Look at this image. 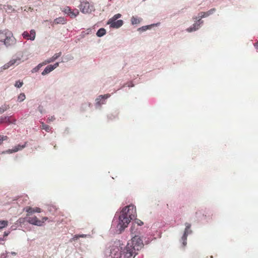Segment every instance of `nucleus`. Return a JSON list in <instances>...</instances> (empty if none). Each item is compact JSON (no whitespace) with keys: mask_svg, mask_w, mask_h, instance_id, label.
Segmentation results:
<instances>
[{"mask_svg":"<svg viewBox=\"0 0 258 258\" xmlns=\"http://www.w3.org/2000/svg\"><path fill=\"white\" fill-rule=\"evenodd\" d=\"M144 245L143 240L140 236H134L127 243L124 249V258H134Z\"/></svg>","mask_w":258,"mask_h":258,"instance_id":"nucleus-1","label":"nucleus"},{"mask_svg":"<svg viewBox=\"0 0 258 258\" xmlns=\"http://www.w3.org/2000/svg\"><path fill=\"white\" fill-rule=\"evenodd\" d=\"M137 216L136 207L133 205L124 207L119 217L118 226L119 229L123 230L132 220Z\"/></svg>","mask_w":258,"mask_h":258,"instance_id":"nucleus-2","label":"nucleus"},{"mask_svg":"<svg viewBox=\"0 0 258 258\" xmlns=\"http://www.w3.org/2000/svg\"><path fill=\"white\" fill-rule=\"evenodd\" d=\"M0 41L4 42L6 46H9L15 44L16 40L11 31L5 30L0 31Z\"/></svg>","mask_w":258,"mask_h":258,"instance_id":"nucleus-3","label":"nucleus"},{"mask_svg":"<svg viewBox=\"0 0 258 258\" xmlns=\"http://www.w3.org/2000/svg\"><path fill=\"white\" fill-rule=\"evenodd\" d=\"M121 248L119 246L113 245L110 250L109 254H107V258H120Z\"/></svg>","mask_w":258,"mask_h":258,"instance_id":"nucleus-4","label":"nucleus"},{"mask_svg":"<svg viewBox=\"0 0 258 258\" xmlns=\"http://www.w3.org/2000/svg\"><path fill=\"white\" fill-rule=\"evenodd\" d=\"M80 9L81 11L84 14H89L94 11L93 6L87 2H81Z\"/></svg>","mask_w":258,"mask_h":258,"instance_id":"nucleus-5","label":"nucleus"},{"mask_svg":"<svg viewBox=\"0 0 258 258\" xmlns=\"http://www.w3.org/2000/svg\"><path fill=\"white\" fill-rule=\"evenodd\" d=\"M22 57L23 55H21L20 56H17L15 58H12L10 61L6 63L3 66V69L4 70H6L14 65H18L23 61V60L22 59Z\"/></svg>","mask_w":258,"mask_h":258,"instance_id":"nucleus-6","label":"nucleus"},{"mask_svg":"<svg viewBox=\"0 0 258 258\" xmlns=\"http://www.w3.org/2000/svg\"><path fill=\"white\" fill-rule=\"evenodd\" d=\"M26 221L31 224L41 226L43 225V221L39 220L35 216H27L26 217Z\"/></svg>","mask_w":258,"mask_h":258,"instance_id":"nucleus-7","label":"nucleus"},{"mask_svg":"<svg viewBox=\"0 0 258 258\" xmlns=\"http://www.w3.org/2000/svg\"><path fill=\"white\" fill-rule=\"evenodd\" d=\"M26 211L28 213L27 214V216H30L33 213H40L41 212V210L40 208L38 207L32 208L31 207H27L26 208Z\"/></svg>","mask_w":258,"mask_h":258,"instance_id":"nucleus-8","label":"nucleus"},{"mask_svg":"<svg viewBox=\"0 0 258 258\" xmlns=\"http://www.w3.org/2000/svg\"><path fill=\"white\" fill-rule=\"evenodd\" d=\"M110 95L109 94H106L104 95H100L98 96V97L96 99V104L98 105H100L102 104H104V102H101L102 100L103 99H106L110 97Z\"/></svg>","mask_w":258,"mask_h":258,"instance_id":"nucleus-9","label":"nucleus"},{"mask_svg":"<svg viewBox=\"0 0 258 258\" xmlns=\"http://www.w3.org/2000/svg\"><path fill=\"white\" fill-rule=\"evenodd\" d=\"M27 143H25L23 145H18L17 146H16L13 148V149H9L8 152L10 153H12L13 152H16L19 150H22L23 148H24L26 147Z\"/></svg>","mask_w":258,"mask_h":258,"instance_id":"nucleus-10","label":"nucleus"},{"mask_svg":"<svg viewBox=\"0 0 258 258\" xmlns=\"http://www.w3.org/2000/svg\"><path fill=\"white\" fill-rule=\"evenodd\" d=\"M110 25V27L114 28H118L121 27L123 25V21L121 20H117L112 23H108Z\"/></svg>","mask_w":258,"mask_h":258,"instance_id":"nucleus-11","label":"nucleus"},{"mask_svg":"<svg viewBox=\"0 0 258 258\" xmlns=\"http://www.w3.org/2000/svg\"><path fill=\"white\" fill-rule=\"evenodd\" d=\"M185 225V228L184 230V234L183 235L184 237H185V236H187L189 234H190L192 232V231L190 229L191 225L189 223H186Z\"/></svg>","mask_w":258,"mask_h":258,"instance_id":"nucleus-12","label":"nucleus"},{"mask_svg":"<svg viewBox=\"0 0 258 258\" xmlns=\"http://www.w3.org/2000/svg\"><path fill=\"white\" fill-rule=\"evenodd\" d=\"M66 22H67L66 20L63 17H60L55 19L54 20L53 23L55 24H64L66 23Z\"/></svg>","mask_w":258,"mask_h":258,"instance_id":"nucleus-13","label":"nucleus"},{"mask_svg":"<svg viewBox=\"0 0 258 258\" xmlns=\"http://www.w3.org/2000/svg\"><path fill=\"white\" fill-rule=\"evenodd\" d=\"M207 13H208L207 12H202L200 13L198 15V17H196V19H198V22H201V23H202L203 21H201V20L202 18L209 16L207 14Z\"/></svg>","mask_w":258,"mask_h":258,"instance_id":"nucleus-14","label":"nucleus"},{"mask_svg":"<svg viewBox=\"0 0 258 258\" xmlns=\"http://www.w3.org/2000/svg\"><path fill=\"white\" fill-rule=\"evenodd\" d=\"M53 70L52 65L47 66L42 72V75H45Z\"/></svg>","mask_w":258,"mask_h":258,"instance_id":"nucleus-15","label":"nucleus"},{"mask_svg":"<svg viewBox=\"0 0 258 258\" xmlns=\"http://www.w3.org/2000/svg\"><path fill=\"white\" fill-rule=\"evenodd\" d=\"M142 18H138L135 16H133L131 18L132 24L133 25L139 24L142 21Z\"/></svg>","mask_w":258,"mask_h":258,"instance_id":"nucleus-16","label":"nucleus"},{"mask_svg":"<svg viewBox=\"0 0 258 258\" xmlns=\"http://www.w3.org/2000/svg\"><path fill=\"white\" fill-rule=\"evenodd\" d=\"M61 11L64 14H68L71 17L72 10L69 6H66L64 8L61 9Z\"/></svg>","mask_w":258,"mask_h":258,"instance_id":"nucleus-17","label":"nucleus"},{"mask_svg":"<svg viewBox=\"0 0 258 258\" xmlns=\"http://www.w3.org/2000/svg\"><path fill=\"white\" fill-rule=\"evenodd\" d=\"M199 25L200 24L195 23L191 27L188 28L187 31L189 32L196 31L199 29Z\"/></svg>","mask_w":258,"mask_h":258,"instance_id":"nucleus-18","label":"nucleus"},{"mask_svg":"<svg viewBox=\"0 0 258 258\" xmlns=\"http://www.w3.org/2000/svg\"><path fill=\"white\" fill-rule=\"evenodd\" d=\"M121 16V15L120 14H117L115 15L113 17H112L108 20L107 23L108 24L114 21L115 22V21H117V19L120 18Z\"/></svg>","mask_w":258,"mask_h":258,"instance_id":"nucleus-19","label":"nucleus"},{"mask_svg":"<svg viewBox=\"0 0 258 258\" xmlns=\"http://www.w3.org/2000/svg\"><path fill=\"white\" fill-rule=\"evenodd\" d=\"M121 16V15L120 14H117L115 15L113 17H112L108 20L107 23L108 24L114 21L115 22V21H117V19L120 18Z\"/></svg>","mask_w":258,"mask_h":258,"instance_id":"nucleus-20","label":"nucleus"},{"mask_svg":"<svg viewBox=\"0 0 258 258\" xmlns=\"http://www.w3.org/2000/svg\"><path fill=\"white\" fill-rule=\"evenodd\" d=\"M121 16V15L120 14H117L115 15L113 17H112L108 20L107 23L108 24L114 21L115 22V21H117V19L120 18Z\"/></svg>","mask_w":258,"mask_h":258,"instance_id":"nucleus-21","label":"nucleus"},{"mask_svg":"<svg viewBox=\"0 0 258 258\" xmlns=\"http://www.w3.org/2000/svg\"><path fill=\"white\" fill-rule=\"evenodd\" d=\"M121 16V15L120 14H117L115 15L113 17H112L108 20L107 23L108 24L114 21L115 22V21H117V19L120 18Z\"/></svg>","mask_w":258,"mask_h":258,"instance_id":"nucleus-22","label":"nucleus"},{"mask_svg":"<svg viewBox=\"0 0 258 258\" xmlns=\"http://www.w3.org/2000/svg\"><path fill=\"white\" fill-rule=\"evenodd\" d=\"M106 33V30L104 28H100L99 29L96 35L98 37H102L103 35H104Z\"/></svg>","mask_w":258,"mask_h":258,"instance_id":"nucleus-23","label":"nucleus"},{"mask_svg":"<svg viewBox=\"0 0 258 258\" xmlns=\"http://www.w3.org/2000/svg\"><path fill=\"white\" fill-rule=\"evenodd\" d=\"M9 225V222L7 220L0 221V230L7 227Z\"/></svg>","mask_w":258,"mask_h":258,"instance_id":"nucleus-24","label":"nucleus"},{"mask_svg":"<svg viewBox=\"0 0 258 258\" xmlns=\"http://www.w3.org/2000/svg\"><path fill=\"white\" fill-rule=\"evenodd\" d=\"M41 128L47 132H49L51 130L50 127L43 122H42L41 123Z\"/></svg>","mask_w":258,"mask_h":258,"instance_id":"nucleus-25","label":"nucleus"},{"mask_svg":"<svg viewBox=\"0 0 258 258\" xmlns=\"http://www.w3.org/2000/svg\"><path fill=\"white\" fill-rule=\"evenodd\" d=\"M79 14V11L77 9L72 10L71 18H75Z\"/></svg>","mask_w":258,"mask_h":258,"instance_id":"nucleus-26","label":"nucleus"},{"mask_svg":"<svg viewBox=\"0 0 258 258\" xmlns=\"http://www.w3.org/2000/svg\"><path fill=\"white\" fill-rule=\"evenodd\" d=\"M35 36H36L35 31L34 30H31L30 31V40H34L35 38Z\"/></svg>","mask_w":258,"mask_h":258,"instance_id":"nucleus-27","label":"nucleus"},{"mask_svg":"<svg viewBox=\"0 0 258 258\" xmlns=\"http://www.w3.org/2000/svg\"><path fill=\"white\" fill-rule=\"evenodd\" d=\"M22 36L25 39H30V34L27 31H24L22 34Z\"/></svg>","mask_w":258,"mask_h":258,"instance_id":"nucleus-28","label":"nucleus"},{"mask_svg":"<svg viewBox=\"0 0 258 258\" xmlns=\"http://www.w3.org/2000/svg\"><path fill=\"white\" fill-rule=\"evenodd\" d=\"M152 26V25H148V26H143L141 28H139L138 30V31H145L148 29L149 28H151Z\"/></svg>","mask_w":258,"mask_h":258,"instance_id":"nucleus-29","label":"nucleus"},{"mask_svg":"<svg viewBox=\"0 0 258 258\" xmlns=\"http://www.w3.org/2000/svg\"><path fill=\"white\" fill-rule=\"evenodd\" d=\"M61 55V52H59L58 53L54 54L53 56L51 57L52 59L54 61L56 60L58 57H59Z\"/></svg>","mask_w":258,"mask_h":258,"instance_id":"nucleus-30","label":"nucleus"},{"mask_svg":"<svg viewBox=\"0 0 258 258\" xmlns=\"http://www.w3.org/2000/svg\"><path fill=\"white\" fill-rule=\"evenodd\" d=\"M23 84V82H21L20 81H17L16 83H15V87H17V88H20L22 86Z\"/></svg>","mask_w":258,"mask_h":258,"instance_id":"nucleus-31","label":"nucleus"},{"mask_svg":"<svg viewBox=\"0 0 258 258\" xmlns=\"http://www.w3.org/2000/svg\"><path fill=\"white\" fill-rule=\"evenodd\" d=\"M8 137L6 136L0 135V145L2 144L3 141L7 140Z\"/></svg>","mask_w":258,"mask_h":258,"instance_id":"nucleus-32","label":"nucleus"},{"mask_svg":"<svg viewBox=\"0 0 258 258\" xmlns=\"http://www.w3.org/2000/svg\"><path fill=\"white\" fill-rule=\"evenodd\" d=\"M25 99V95L24 93H21L18 96V100L20 101H22Z\"/></svg>","mask_w":258,"mask_h":258,"instance_id":"nucleus-33","label":"nucleus"},{"mask_svg":"<svg viewBox=\"0 0 258 258\" xmlns=\"http://www.w3.org/2000/svg\"><path fill=\"white\" fill-rule=\"evenodd\" d=\"M187 237V236H185V237H184V236H182V237H181V240L182 241V244L183 246H185L186 245Z\"/></svg>","mask_w":258,"mask_h":258,"instance_id":"nucleus-34","label":"nucleus"},{"mask_svg":"<svg viewBox=\"0 0 258 258\" xmlns=\"http://www.w3.org/2000/svg\"><path fill=\"white\" fill-rule=\"evenodd\" d=\"M7 120V117H1L0 118V124L4 122H6Z\"/></svg>","mask_w":258,"mask_h":258,"instance_id":"nucleus-35","label":"nucleus"},{"mask_svg":"<svg viewBox=\"0 0 258 258\" xmlns=\"http://www.w3.org/2000/svg\"><path fill=\"white\" fill-rule=\"evenodd\" d=\"M215 10H216L215 8L211 9L209 11H207V14L208 15V16H210V15L212 14L215 11Z\"/></svg>","mask_w":258,"mask_h":258,"instance_id":"nucleus-36","label":"nucleus"},{"mask_svg":"<svg viewBox=\"0 0 258 258\" xmlns=\"http://www.w3.org/2000/svg\"><path fill=\"white\" fill-rule=\"evenodd\" d=\"M54 61V60L52 59V58L51 57L49 59H48L47 60H46L45 61V64H46V63H49L50 62H53Z\"/></svg>","mask_w":258,"mask_h":258,"instance_id":"nucleus-37","label":"nucleus"},{"mask_svg":"<svg viewBox=\"0 0 258 258\" xmlns=\"http://www.w3.org/2000/svg\"><path fill=\"white\" fill-rule=\"evenodd\" d=\"M55 117H54V116H51L49 117L48 118V120L49 121H54V120H55Z\"/></svg>","mask_w":258,"mask_h":258,"instance_id":"nucleus-38","label":"nucleus"},{"mask_svg":"<svg viewBox=\"0 0 258 258\" xmlns=\"http://www.w3.org/2000/svg\"><path fill=\"white\" fill-rule=\"evenodd\" d=\"M136 222L137 223L138 225L141 226V225H143V222L139 219H137Z\"/></svg>","mask_w":258,"mask_h":258,"instance_id":"nucleus-39","label":"nucleus"},{"mask_svg":"<svg viewBox=\"0 0 258 258\" xmlns=\"http://www.w3.org/2000/svg\"><path fill=\"white\" fill-rule=\"evenodd\" d=\"M58 65H59L58 62H56L53 65H52V68H53V70L55 69V68H56L58 66Z\"/></svg>","mask_w":258,"mask_h":258,"instance_id":"nucleus-40","label":"nucleus"},{"mask_svg":"<svg viewBox=\"0 0 258 258\" xmlns=\"http://www.w3.org/2000/svg\"><path fill=\"white\" fill-rule=\"evenodd\" d=\"M254 46L255 47V48L258 50V41L256 42L254 44Z\"/></svg>","mask_w":258,"mask_h":258,"instance_id":"nucleus-41","label":"nucleus"},{"mask_svg":"<svg viewBox=\"0 0 258 258\" xmlns=\"http://www.w3.org/2000/svg\"><path fill=\"white\" fill-rule=\"evenodd\" d=\"M10 232H5L4 233V236L6 237L9 234Z\"/></svg>","mask_w":258,"mask_h":258,"instance_id":"nucleus-42","label":"nucleus"},{"mask_svg":"<svg viewBox=\"0 0 258 258\" xmlns=\"http://www.w3.org/2000/svg\"><path fill=\"white\" fill-rule=\"evenodd\" d=\"M48 219L47 217H44L42 218V220L41 221H43V223L45 221H46Z\"/></svg>","mask_w":258,"mask_h":258,"instance_id":"nucleus-43","label":"nucleus"},{"mask_svg":"<svg viewBox=\"0 0 258 258\" xmlns=\"http://www.w3.org/2000/svg\"><path fill=\"white\" fill-rule=\"evenodd\" d=\"M5 109H1V108H0V113H3V112L5 111Z\"/></svg>","mask_w":258,"mask_h":258,"instance_id":"nucleus-44","label":"nucleus"},{"mask_svg":"<svg viewBox=\"0 0 258 258\" xmlns=\"http://www.w3.org/2000/svg\"><path fill=\"white\" fill-rule=\"evenodd\" d=\"M68 61V59H67V58H64V60H63L62 61V62H65V61Z\"/></svg>","mask_w":258,"mask_h":258,"instance_id":"nucleus-45","label":"nucleus"},{"mask_svg":"<svg viewBox=\"0 0 258 258\" xmlns=\"http://www.w3.org/2000/svg\"><path fill=\"white\" fill-rule=\"evenodd\" d=\"M83 237L84 235L77 236V237Z\"/></svg>","mask_w":258,"mask_h":258,"instance_id":"nucleus-46","label":"nucleus"},{"mask_svg":"<svg viewBox=\"0 0 258 258\" xmlns=\"http://www.w3.org/2000/svg\"><path fill=\"white\" fill-rule=\"evenodd\" d=\"M12 253V254H14V255H16V253L15 252H13Z\"/></svg>","mask_w":258,"mask_h":258,"instance_id":"nucleus-47","label":"nucleus"},{"mask_svg":"<svg viewBox=\"0 0 258 258\" xmlns=\"http://www.w3.org/2000/svg\"><path fill=\"white\" fill-rule=\"evenodd\" d=\"M42 66V65L41 64H39L38 66Z\"/></svg>","mask_w":258,"mask_h":258,"instance_id":"nucleus-48","label":"nucleus"}]
</instances>
